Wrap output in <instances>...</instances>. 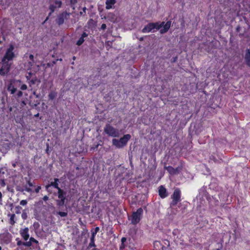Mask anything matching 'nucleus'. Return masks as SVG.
Masks as SVG:
<instances>
[{"label":"nucleus","instance_id":"obj_1","mask_svg":"<svg viewBox=\"0 0 250 250\" xmlns=\"http://www.w3.org/2000/svg\"><path fill=\"white\" fill-rule=\"evenodd\" d=\"M15 46L13 44L10 43L6 49L5 54L1 59L4 61L13 62V60L17 57V55L14 51Z\"/></svg>","mask_w":250,"mask_h":250},{"label":"nucleus","instance_id":"obj_2","mask_svg":"<svg viewBox=\"0 0 250 250\" xmlns=\"http://www.w3.org/2000/svg\"><path fill=\"white\" fill-rule=\"evenodd\" d=\"M153 24V29H156V30H159L161 34H163L167 32L169 29L171 21H167L166 23L164 21H162L161 23L159 22H152Z\"/></svg>","mask_w":250,"mask_h":250},{"label":"nucleus","instance_id":"obj_3","mask_svg":"<svg viewBox=\"0 0 250 250\" xmlns=\"http://www.w3.org/2000/svg\"><path fill=\"white\" fill-rule=\"evenodd\" d=\"M104 132L108 137L117 138L120 136V131L110 124H106L104 128Z\"/></svg>","mask_w":250,"mask_h":250},{"label":"nucleus","instance_id":"obj_4","mask_svg":"<svg viewBox=\"0 0 250 250\" xmlns=\"http://www.w3.org/2000/svg\"><path fill=\"white\" fill-rule=\"evenodd\" d=\"M131 139V135L129 134L124 135L119 140L113 139L112 144L117 148H122L126 146L128 141Z\"/></svg>","mask_w":250,"mask_h":250},{"label":"nucleus","instance_id":"obj_5","mask_svg":"<svg viewBox=\"0 0 250 250\" xmlns=\"http://www.w3.org/2000/svg\"><path fill=\"white\" fill-rule=\"evenodd\" d=\"M143 214V209L140 208L136 211L132 212V215L129 219L132 225H136L141 221Z\"/></svg>","mask_w":250,"mask_h":250},{"label":"nucleus","instance_id":"obj_6","mask_svg":"<svg viewBox=\"0 0 250 250\" xmlns=\"http://www.w3.org/2000/svg\"><path fill=\"white\" fill-rule=\"evenodd\" d=\"M67 192L62 188L58 190L57 195L58 199L56 200V204L59 207H62L64 205L67 200Z\"/></svg>","mask_w":250,"mask_h":250},{"label":"nucleus","instance_id":"obj_7","mask_svg":"<svg viewBox=\"0 0 250 250\" xmlns=\"http://www.w3.org/2000/svg\"><path fill=\"white\" fill-rule=\"evenodd\" d=\"M12 62L8 61H4L1 59L0 62V75L4 76L9 72Z\"/></svg>","mask_w":250,"mask_h":250},{"label":"nucleus","instance_id":"obj_8","mask_svg":"<svg viewBox=\"0 0 250 250\" xmlns=\"http://www.w3.org/2000/svg\"><path fill=\"white\" fill-rule=\"evenodd\" d=\"M181 191L179 188H176L174 189L173 194H172L171 198L172 201L170 203L171 207L176 206L178 202L181 201Z\"/></svg>","mask_w":250,"mask_h":250},{"label":"nucleus","instance_id":"obj_9","mask_svg":"<svg viewBox=\"0 0 250 250\" xmlns=\"http://www.w3.org/2000/svg\"><path fill=\"white\" fill-rule=\"evenodd\" d=\"M21 81L20 80H12L10 82V83L7 86V90L10 91L11 94H14L17 89V87H19L21 83Z\"/></svg>","mask_w":250,"mask_h":250},{"label":"nucleus","instance_id":"obj_10","mask_svg":"<svg viewBox=\"0 0 250 250\" xmlns=\"http://www.w3.org/2000/svg\"><path fill=\"white\" fill-rule=\"evenodd\" d=\"M223 240H221L220 242L212 243L209 246L210 249L208 250H221L223 248Z\"/></svg>","mask_w":250,"mask_h":250},{"label":"nucleus","instance_id":"obj_11","mask_svg":"<svg viewBox=\"0 0 250 250\" xmlns=\"http://www.w3.org/2000/svg\"><path fill=\"white\" fill-rule=\"evenodd\" d=\"M60 182V180L58 178H54V181L51 182V183L48 185L45 186V189L46 190L49 191V188L50 187H53L55 188H56L57 190L61 188L59 186V183Z\"/></svg>","mask_w":250,"mask_h":250},{"label":"nucleus","instance_id":"obj_12","mask_svg":"<svg viewBox=\"0 0 250 250\" xmlns=\"http://www.w3.org/2000/svg\"><path fill=\"white\" fill-rule=\"evenodd\" d=\"M69 14H67V13H64V12H63L61 14H60L57 19L56 20V23L59 25H62L63 23H64V19L66 18V15H68Z\"/></svg>","mask_w":250,"mask_h":250},{"label":"nucleus","instance_id":"obj_13","mask_svg":"<svg viewBox=\"0 0 250 250\" xmlns=\"http://www.w3.org/2000/svg\"><path fill=\"white\" fill-rule=\"evenodd\" d=\"M158 193L160 197L162 198H165L168 195L167 191L165 187L163 186H160L158 188Z\"/></svg>","mask_w":250,"mask_h":250},{"label":"nucleus","instance_id":"obj_14","mask_svg":"<svg viewBox=\"0 0 250 250\" xmlns=\"http://www.w3.org/2000/svg\"><path fill=\"white\" fill-rule=\"evenodd\" d=\"M20 233L21 237L25 241H27L29 238V229L28 228L21 229Z\"/></svg>","mask_w":250,"mask_h":250},{"label":"nucleus","instance_id":"obj_15","mask_svg":"<svg viewBox=\"0 0 250 250\" xmlns=\"http://www.w3.org/2000/svg\"><path fill=\"white\" fill-rule=\"evenodd\" d=\"M153 26L152 22L148 23L146 25L142 30V32L143 33H148L152 31L153 30Z\"/></svg>","mask_w":250,"mask_h":250},{"label":"nucleus","instance_id":"obj_16","mask_svg":"<svg viewBox=\"0 0 250 250\" xmlns=\"http://www.w3.org/2000/svg\"><path fill=\"white\" fill-rule=\"evenodd\" d=\"M116 0H106L105 8L107 10L112 9L113 6L116 3Z\"/></svg>","mask_w":250,"mask_h":250},{"label":"nucleus","instance_id":"obj_17","mask_svg":"<svg viewBox=\"0 0 250 250\" xmlns=\"http://www.w3.org/2000/svg\"><path fill=\"white\" fill-rule=\"evenodd\" d=\"M245 63L247 66L250 67V49H248L245 56Z\"/></svg>","mask_w":250,"mask_h":250},{"label":"nucleus","instance_id":"obj_18","mask_svg":"<svg viewBox=\"0 0 250 250\" xmlns=\"http://www.w3.org/2000/svg\"><path fill=\"white\" fill-rule=\"evenodd\" d=\"M87 36L88 34L86 32H83V34H82L81 37L77 42L76 44L78 45H82L84 41V38Z\"/></svg>","mask_w":250,"mask_h":250},{"label":"nucleus","instance_id":"obj_19","mask_svg":"<svg viewBox=\"0 0 250 250\" xmlns=\"http://www.w3.org/2000/svg\"><path fill=\"white\" fill-rule=\"evenodd\" d=\"M56 6L54 4H51L49 6V9L50 10V12L49 13L48 16L45 19V21H44L43 23H45L49 19V17L51 16V14L55 11L56 10Z\"/></svg>","mask_w":250,"mask_h":250},{"label":"nucleus","instance_id":"obj_20","mask_svg":"<svg viewBox=\"0 0 250 250\" xmlns=\"http://www.w3.org/2000/svg\"><path fill=\"white\" fill-rule=\"evenodd\" d=\"M165 168L168 172V173L171 175H175V168L171 166L165 167Z\"/></svg>","mask_w":250,"mask_h":250},{"label":"nucleus","instance_id":"obj_21","mask_svg":"<svg viewBox=\"0 0 250 250\" xmlns=\"http://www.w3.org/2000/svg\"><path fill=\"white\" fill-rule=\"evenodd\" d=\"M95 236H91L90 237V241L88 246V249H90L92 247H96V245L95 244Z\"/></svg>","mask_w":250,"mask_h":250},{"label":"nucleus","instance_id":"obj_22","mask_svg":"<svg viewBox=\"0 0 250 250\" xmlns=\"http://www.w3.org/2000/svg\"><path fill=\"white\" fill-rule=\"evenodd\" d=\"M57 96V93L55 91H51L48 94V99L49 100H53Z\"/></svg>","mask_w":250,"mask_h":250},{"label":"nucleus","instance_id":"obj_23","mask_svg":"<svg viewBox=\"0 0 250 250\" xmlns=\"http://www.w3.org/2000/svg\"><path fill=\"white\" fill-rule=\"evenodd\" d=\"M37 81V78L36 76H33V78L27 81L28 83L29 84V86H31L32 85L35 84Z\"/></svg>","mask_w":250,"mask_h":250},{"label":"nucleus","instance_id":"obj_24","mask_svg":"<svg viewBox=\"0 0 250 250\" xmlns=\"http://www.w3.org/2000/svg\"><path fill=\"white\" fill-rule=\"evenodd\" d=\"M8 216H10L9 224L11 225H14L16 223V221H15V218L16 217L15 214H9Z\"/></svg>","mask_w":250,"mask_h":250},{"label":"nucleus","instance_id":"obj_25","mask_svg":"<svg viewBox=\"0 0 250 250\" xmlns=\"http://www.w3.org/2000/svg\"><path fill=\"white\" fill-rule=\"evenodd\" d=\"M57 8H60L62 5V2L61 0H56L53 3Z\"/></svg>","mask_w":250,"mask_h":250},{"label":"nucleus","instance_id":"obj_26","mask_svg":"<svg viewBox=\"0 0 250 250\" xmlns=\"http://www.w3.org/2000/svg\"><path fill=\"white\" fill-rule=\"evenodd\" d=\"M57 215H59L61 217H66L67 215V212H64V211H58L56 213Z\"/></svg>","mask_w":250,"mask_h":250},{"label":"nucleus","instance_id":"obj_27","mask_svg":"<svg viewBox=\"0 0 250 250\" xmlns=\"http://www.w3.org/2000/svg\"><path fill=\"white\" fill-rule=\"evenodd\" d=\"M33 76H36L35 74L31 73V72H28L26 75V78L27 79V81L29 80H30L32 78H33Z\"/></svg>","mask_w":250,"mask_h":250},{"label":"nucleus","instance_id":"obj_28","mask_svg":"<svg viewBox=\"0 0 250 250\" xmlns=\"http://www.w3.org/2000/svg\"><path fill=\"white\" fill-rule=\"evenodd\" d=\"M29 58L30 60L31 61L30 62H29V63L31 65H32L33 64V63H35V61H34V56H33V55L30 54L29 56Z\"/></svg>","mask_w":250,"mask_h":250},{"label":"nucleus","instance_id":"obj_29","mask_svg":"<svg viewBox=\"0 0 250 250\" xmlns=\"http://www.w3.org/2000/svg\"><path fill=\"white\" fill-rule=\"evenodd\" d=\"M100 228L98 227H97L95 228L94 230L92 232L91 236H96L97 232L99 231Z\"/></svg>","mask_w":250,"mask_h":250},{"label":"nucleus","instance_id":"obj_30","mask_svg":"<svg viewBox=\"0 0 250 250\" xmlns=\"http://www.w3.org/2000/svg\"><path fill=\"white\" fill-rule=\"evenodd\" d=\"M22 244L23 246L28 247H30L32 246V243L30 240L27 242H23Z\"/></svg>","mask_w":250,"mask_h":250},{"label":"nucleus","instance_id":"obj_31","mask_svg":"<svg viewBox=\"0 0 250 250\" xmlns=\"http://www.w3.org/2000/svg\"><path fill=\"white\" fill-rule=\"evenodd\" d=\"M86 8L85 7H84L83 8V11H81L80 12V14L81 16H85V15H86Z\"/></svg>","mask_w":250,"mask_h":250},{"label":"nucleus","instance_id":"obj_32","mask_svg":"<svg viewBox=\"0 0 250 250\" xmlns=\"http://www.w3.org/2000/svg\"><path fill=\"white\" fill-rule=\"evenodd\" d=\"M19 87H20V89L21 90H26L27 88V86L25 84H21V85Z\"/></svg>","mask_w":250,"mask_h":250},{"label":"nucleus","instance_id":"obj_33","mask_svg":"<svg viewBox=\"0 0 250 250\" xmlns=\"http://www.w3.org/2000/svg\"><path fill=\"white\" fill-rule=\"evenodd\" d=\"M78 2V0H70V4L71 7L75 6V5Z\"/></svg>","mask_w":250,"mask_h":250},{"label":"nucleus","instance_id":"obj_34","mask_svg":"<svg viewBox=\"0 0 250 250\" xmlns=\"http://www.w3.org/2000/svg\"><path fill=\"white\" fill-rule=\"evenodd\" d=\"M29 240L31 241V243H34L35 244H38L39 242L38 241L35 239L34 238L31 237L29 238Z\"/></svg>","mask_w":250,"mask_h":250},{"label":"nucleus","instance_id":"obj_35","mask_svg":"<svg viewBox=\"0 0 250 250\" xmlns=\"http://www.w3.org/2000/svg\"><path fill=\"white\" fill-rule=\"evenodd\" d=\"M20 204L21 206H25L27 204V202L26 200H22L21 201Z\"/></svg>","mask_w":250,"mask_h":250},{"label":"nucleus","instance_id":"obj_36","mask_svg":"<svg viewBox=\"0 0 250 250\" xmlns=\"http://www.w3.org/2000/svg\"><path fill=\"white\" fill-rule=\"evenodd\" d=\"M23 95V93L21 91H19L17 93V96L18 98L21 97Z\"/></svg>","mask_w":250,"mask_h":250},{"label":"nucleus","instance_id":"obj_37","mask_svg":"<svg viewBox=\"0 0 250 250\" xmlns=\"http://www.w3.org/2000/svg\"><path fill=\"white\" fill-rule=\"evenodd\" d=\"M125 243H121V244L120 246V250H123L125 248Z\"/></svg>","mask_w":250,"mask_h":250},{"label":"nucleus","instance_id":"obj_38","mask_svg":"<svg viewBox=\"0 0 250 250\" xmlns=\"http://www.w3.org/2000/svg\"><path fill=\"white\" fill-rule=\"evenodd\" d=\"M0 184L2 187H4L5 186V183L4 179H1L0 181Z\"/></svg>","mask_w":250,"mask_h":250},{"label":"nucleus","instance_id":"obj_39","mask_svg":"<svg viewBox=\"0 0 250 250\" xmlns=\"http://www.w3.org/2000/svg\"><path fill=\"white\" fill-rule=\"evenodd\" d=\"M41 189V186H38V187L36 188V189H35V192H36V193H38V192H39V191H40V189Z\"/></svg>","mask_w":250,"mask_h":250},{"label":"nucleus","instance_id":"obj_40","mask_svg":"<svg viewBox=\"0 0 250 250\" xmlns=\"http://www.w3.org/2000/svg\"><path fill=\"white\" fill-rule=\"evenodd\" d=\"M106 25L105 23H103L102 24L101 27V29L104 30L106 29Z\"/></svg>","mask_w":250,"mask_h":250},{"label":"nucleus","instance_id":"obj_41","mask_svg":"<svg viewBox=\"0 0 250 250\" xmlns=\"http://www.w3.org/2000/svg\"><path fill=\"white\" fill-rule=\"evenodd\" d=\"M25 190L28 192H30L32 191L31 188H28L27 187H25Z\"/></svg>","mask_w":250,"mask_h":250},{"label":"nucleus","instance_id":"obj_42","mask_svg":"<svg viewBox=\"0 0 250 250\" xmlns=\"http://www.w3.org/2000/svg\"><path fill=\"white\" fill-rule=\"evenodd\" d=\"M27 184L29 185V186L30 187L34 186L33 184L32 183H31L30 180H28L27 181Z\"/></svg>","mask_w":250,"mask_h":250},{"label":"nucleus","instance_id":"obj_43","mask_svg":"<svg viewBox=\"0 0 250 250\" xmlns=\"http://www.w3.org/2000/svg\"><path fill=\"white\" fill-rule=\"evenodd\" d=\"M126 241V238L125 237H122L121 239V243H125Z\"/></svg>","mask_w":250,"mask_h":250},{"label":"nucleus","instance_id":"obj_44","mask_svg":"<svg viewBox=\"0 0 250 250\" xmlns=\"http://www.w3.org/2000/svg\"><path fill=\"white\" fill-rule=\"evenodd\" d=\"M175 174H178L180 172V168L179 167H176L175 168Z\"/></svg>","mask_w":250,"mask_h":250},{"label":"nucleus","instance_id":"obj_45","mask_svg":"<svg viewBox=\"0 0 250 250\" xmlns=\"http://www.w3.org/2000/svg\"><path fill=\"white\" fill-rule=\"evenodd\" d=\"M42 199L44 201H46L48 200L49 197L47 195H45Z\"/></svg>","mask_w":250,"mask_h":250},{"label":"nucleus","instance_id":"obj_46","mask_svg":"<svg viewBox=\"0 0 250 250\" xmlns=\"http://www.w3.org/2000/svg\"><path fill=\"white\" fill-rule=\"evenodd\" d=\"M26 215H24V214H22V218L23 219H25L26 218Z\"/></svg>","mask_w":250,"mask_h":250},{"label":"nucleus","instance_id":"obj_47","mask_svg":"<svg viewBox=\"0 0 250 250\" xmlns=\"http://www.w3.org/2000/svg\"><path fill=\"white\" fill-rule=\"evenodd\" d=\"M240 26H237V27L236 28V31H237V32H239V30H240Z\"/></svg>","mask_w":250,"mask_h":250},{"label":"nucleus","instance_id":"obj_48","mask_svg":"<svg viewBox=\"0 0 250 250\" xmlns=\"http://www.w3.org/2000/svg\"><path fill=\"white\" fill-rule=\"evenodd\" d=\"M21 243H22L21 242V241H20L17 242V245L18 246H20V245H21Z\"/></svg>","mask_w":250,"mask_h":250},{"label":"nucleus","instance_id":"obj_49","mask_svg":"<svg viewBox=\"0 0 250 250\" xmlns=\"http://www.w3.org/2000/svg\"><path fill=\"white\" fill-rule=\"evenodd\" d=\"M143 40H144V38L143 37H141L139 39V41H143Z\"/></svg>","mask_w":250,"mask_h":250},{"label":"nucleus","instance_id":"obj_50","mask_svg":"<svg viewBox=\"0 0 250 250\" xmlns=\"http://www.w3.org/2000/svg\"><path fill=\"white\" fill-rule=\"evenodd\" d=\"M92 250H100L98 249V248H96L95 247H94V248Z\"/></svg>","mask_w":250,"mask_h":250},{"label":"nucleus","instance_id":"obj_51","mask_svg":"<svg viewBox=\"0 0 250 250\" xmlns=\"http://www.w3.org/2000/svg\"><path fill=\"white\" fill-rule=\"evenodd\" d=\"M2 198V193L0 192V200Z\"/></svg>","mask_w":250,"mask_h":250},{"label":"nucleus","instance_id":"obj_52","mask_svg":"<svg viewBox=\"0 0 250 250\" xmlns=\"http://www.w3.org/2000/svg\"><path fill=\"white\" fill-rule=\"evenodd\" d=\"M39 116V113H37V114H36V115H35V117H38Z\"/></svg>","mask_w":250,"mask_h":250},{"label":"nucleus","instance_id":"obj_53","mask_svg":"<svg viewBox=\"0 0 250 250\" xmlns=\"http://www.w3.org/2000/svg\"><path fill=\"white\" fill-rule=\"evenodd\" d=\"M75 59H76L75 57V56H74V57H73V59L74 60H75Z\"/></svg>","mask_w":250,"mask_h":250},{"label":"nucleus","instance_id":"obj_54","mask_svg":"<svg viewBox=\"0 0 250 250\" xmlns=\"http://www.w3.org/2000/svg\"><path fill=\"white\" fill-rule=\"evenodd\" d=\"M98 146H99L98 145H96V147H95V148H98Z\"/></svg>","mask_w":250,"mask_h":250},{"label":"nucleus","instance_id":"obj_55","mask_svg":"<svg viewBox=\"0 0 250 250\" xmlns=\"http://www.w3.org/2000/svg\"><path fill=\"white\" fill-rule=\"evenodd\" d=\"M17 208H21V207H19V206L17 207Z\"/></svg>","mask_w":250,"mask_h":250},{"label":"nucleus","instance_id":"obj_56","mask_svg":"<svg viewBox=\"0 0 250 250\" xmlns=\"http://www.w3.org/2000/svg\"><path fill=\"white\" fill-rule=\"evenodd\" d=\"M50 66V64L48 63H47V66Z\"/></svg>","mask_w":250,"mask_h":250},{"label":"nucleus","instance_id":"obj_57","mask_svg":"<svg viewBox=\"0 0 250 250\" xmlns=\"http://www.w3.org/2000/svg\"><path fill=\"white\" fill-rule=\"evenodd\" d=\"M2 1V0H0V4L1 3V2Z\"/></svg>","mask_w":250,"mask_h":250},{"label":"nucleus","instance_id":"obj_58","mask_svg":"<svg viewBox=\"0 0 250 250\" xmlns=\"http://www.w3.org/2000/svg\"><path fill=\"white\" fill-rule=\"evenodd\" d=\"M176 58L175 59H174V62H175L176 61Z\"/></svg>","mask_w":250,"mask_h":250},{"label":"nucleus","instance_id":"obj_59","mask_svg":"<svg viewBox=\"0 0 250 250\" xmlns=\"http://www.w3.org/2000/svg\"><path fill=\"white\" fill-rule=\"evenodd\" d=\"M2 43V42L0 41V44Z\"/></svg>","mask_w":250,"mask_h":250},{"label":"nucleus","instance_id":"obj_60","mask_svg":"<svg viewBox=\"0 0 250 250\" xmlns=\"http://www.w3.org/2000/svg\"><path fill=\"white\" fill-rule=\"evenodd\" d=\"M0 250H1V247L0 246Z\"/></svg>","mask_w":250,"mask_h":250},{"label":"nucleus","instance_id":"obj_61","mask_svg":"<svg viewBox=\"0 0 250 250\" xmlns=\"http://www.w3.org/2000/svg\"><path fill=\"white\" fill-rule=\"evenodd\" d=\"M1 50V48L0 47V51Z\"/></svg>","mask_w":250,"mask_h":250}]
</instances>
